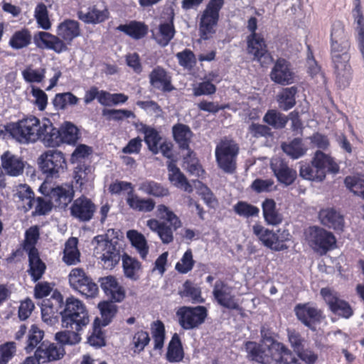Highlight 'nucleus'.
<instances>
[{
	"label": "nucleus",
	"mask_w": 364,
	"mask_h": 364,
	"mask_svg": "<svg viewBox=\"0 0 364 364\" xmlns=\"http://www.w3.org/2000/svg\"><path fill=\"white\" fill-rule=\"evenodd\" d=\"M350 37L340 21L333 23L331 31L330 54L336 86L344 90L349 87L353 77L350 63Z\"/></svg>",
	"instance_id": "obj_1"
},
{
	"label": "nucleus",
	"mask_w": 364,
	"mask_h": 364,
	"mask_svg": "<svg viewBox=\"0 0 364 364\" xmlns=\"http://www.w3.org/2000/svg\"><path fill=\"white\" fill-rule=\"evenodd\" d=\"M245 348L249 360L259 364H297L299 360L283 343L272 344L247 341Z\"/></svg>",
	"instance_id": "obj_2"
},
{
	"label": "nucleus",
	"mask_w": 364,
	"mask_h": 364,
	"mask_svg": "<svg viewBox=\"0 0 364 364\" xmlns=\"http://www.w3.org/2000/svg\"><path fill=\"white\" fill-rule=\"evenodd\" d=\"M56 33L55 36L45 31L38 32L33 36L36 46L52 50L57 53L66 51V43L70 44L74 38L80 35L79 23L75 20L66 19L58 24Z\"/></svg>",
	"instance_id": "obj_3"
},
{
	"label": "nucleus",
	"mask_w": 364,
	"mask_h": 364,
	"mask_svg": "<svg viewBox=\"0 0 364 364\" xmlns=\"http://www.w3.org/2000/svg\"><path fill=\"white\" fill-rule=\"evenodd\" d=\"M61 325L66 329L83 331L90 322L88 312L82 301L71 296L60 304Z\"/></svg>",
	"instance_id": "obj_4"
},
{
	"label": "nucleus",
	"mask_w": 364,
	"mask_h": 364,
	"mask_svg": "<svg viewBox=\"0 0 364 364\" xmlns=\"http://www.w3.org/2000/svg\"><path fill=\"white\" fill-rule=\"evenodd\" d=\"M41 121L34 116L23 118L8 126L7 130L16 141L28 144L39 139Z\"/></svg>",
	"instance_id": "obj_5"
},
{
	"label": "nucleus",
	"mask_w": 364,
	"mask_h": 364,
	"mask_svg": "<svg viewBox=\"0 0 364 364\" xmlns=\"http://www.w3.org/2000/svg\"><path fill=\"white\" fill-rule=\"evenodd\" d=\"M42 173L48 178H58L67 168L64 154L57 149H49L42 153L38 159Z\"/></svg>",
	"instance_id": "obj_6"
},
{
	"label": "nucleus",
	"mask_w": 364,
	"mask_h": 364,
	"mask_svg": "<svg viewBox=\"0 0 364 364\" xmlns=\"http://www.w3.org/2000/svg\"><path fill=\"white\" fill-rule=\"evenodd\" d=\"M238 153L239 147L233 140L222 139L215 148V159L218 167L225 173H234Z\"/></svg>",
	"instance_id": "obj_7"
},
{
	"label": "nucleus",
	"mask_w": 364,
	"mask_h": 364,
	"mask_svg": "<svg viewBox=\"0 0 364 364\" xmlns=\"http://www.w3.org/2000/svg\"><path fill=\"white\" fill-rule=\"evenodd\" d=\"M224 3V0L209 1L200 18L199 33L202 39H210L215 33V27L219 21V13Z\"/></svg>",
	"instance_id": "obj_8"
},
{
	"label": "nucleus",
	"mask_w": 364,
	"mask_h": 364,
	"mask_svg": "<svg viewBox=\"0 0 364 364\" xmlns=\"http://www.w3.org/2000/svg\"><path fill=\"white\" fill-rule=\"evenodd\" d=\"M70 287L86 298H94L98 293V286L82 268L73 269L68 275Z\"/></svg>",
	"instance_id": "obj_9"
},
{
	"label": "nucleus",
	"mask_w": 364,
	"mask_h": 364,
	"mask_svg": "<svg viewBox=\"0 0 364 364\" xmlns=\"http://www.w3.org/2000/svg\"><path fill=\"white\" fill-rule=\"evenodd\" d=\"M94 252L100 255L101 264L105 269H114L122 259L123 248L119 242L109 244L95 243Z\"/></svg>",
	"instance_id": "obj_10"
},
{
	"label": "nucleus",
	"mask_w": 364,
	"mask_h": 364,
	"mask_svg": "<svg viewBox=\"0 0 364 364\" xmlns=\"http://www.w3.org/2000/svg\"><path fill=\"white\" fill-rule=\"evenodd\" d=\"M180 326L185 330L198 327L207 317V309L203 306H182L176 311Z\"/></svg>",
	"instance_id": "obj_11"
},
{
	"label": "nucleus",
	"mask_w": 364,
	"mask_h": 364,
	"mask_svg": "<svg viewBox=\"0 0 364 364\" xmlns=\"http://www.w3.org/2000/svg\"><path fill=\"white\" fill-rule=\"evenodd\" d=\"M306 238L311 247L321 254L326 253L336 244L331 232L316 226L309 228Z\"/></svg>",
	"instance_id": "obj_12"
},
{
	"label": "nucleus",
	"mask_w": 364,
	"mask_h": 364,
	"mask_svg": "<svg viewBox=\"0 0 364 364\" xmlns=\"http://www.w3.org/2000/svg\"><path fill=\"white\" fill-rule=\"evenodd\" d=\"M320 293L329 309L334 314L346 319H348L353 315V310L349 303L340 299L333 290L322 288Z\"/></svg>",
	"instance_id": "obj_13"
},
{
	"label": "nucleus",
	"mask_w": 364,
	"mask_h": 364,
	"mask_svg": "<svg viewBox=\"0 0 364 364\" xmlns=\"http://www.w3.org/2000/svg\"><path fill=\"white\" fill-rule=\"evenodd\" d=\"M213 296L215 301L221 306L230 310H240L241 308L232 293V287L225 282L218 279L215 282Z\"/></svg>",
	"instance_id": "obj_14"
},
{
	"label": "nucleus",
	"mask_w": 364,
	"mask_h": 364,
	"mask_svg": "<svg viewBox=\"0 0 364 364\" xmlns=\"http://www.w3.org/2000/svg\"><path fill=\"white\" fill-rule=\"evenodd\" d=\"M297 318L313 331H316L317 325L324 318L323 312L310 304H297L294 308Z\"/></svg>",
	"instance_id": "obj_15"
},
{
	"label": "nucleus",
	"mask_w": 364,
	"mask_h": 364,
	"mask_svg": "<svg viewBox=\"0 0 364 364\" xmlns=\"http://www.w3.org/2000/svg\"><path fill=\"white\" fill-rule=\"evenodd\" d=\"M96 211V205L89 198L81 196L75 199L71 207V215L80 222H89Z\"/></svg>",
	"instance_id": "obj_16"
},
{
	"label": "nucleus",
	"mask_w": 364,
	"mask_h": 364,
	"mask_svg": "<svg viewBox=\"0 0 364 364\" xmlns=\"http://www.w3.org/2000/svg\"><path fill=\"white\" fill-rule=\"evenodd\" d=\"M65 355L63 346L58 343L43 341L38 347L35 355L38 364L55 361L61 359Z\"/></svg>",
	"instance_id": "obj_17"
},
{
	"label": "nucleus",
	"mask_w": 364,
	"mask_h": 364,
	"mask_svg": "<svg viewBox=\"0 0 364 364\" xmlns=\"http://www.w3.org/2000/svg\"><path fill=\"white\" fill-rule=\"evenodd\" d=\"M149 84L155 90L171 92L175 90L171 74L161 66L155 67L149 74Z\"/></svg>",
	"instance_id": "obj_18"
},
{
	"label": "nucleus",
	"mask_w": 364,
	"mask_h": 364,
	"mask_svg": "<svg viewBox=\"0 0 364 364\" xmlns=\"http://www.w3.org/2000/svg\"><path fill=\"white\" fill-rule=\"evenodd\" d=\"M270 78L275 83L282 85L293 83L294 73L290 63L284 58L277 59L271 70Z\"/></svg>",
	"instance_id": "obj_19"
},
{
	"label": "nucleus",
	"mask_w": 364,
	"mask_h": 364,
	"mask_svg": "<svg viewBox=\"0 0 364 364\" xmlns=\"http://www.w3.org/2000/svg\"><path fill=\"white\" fill-rule=\"evenodd\" d=\"M62 294L54 291L49 299H43L41 303L42 319L47 323H53L57 319L56 314H60Z\"/></svg>",
	"instance_id": "obj_20"
},
{
	"label": "nucleus",
	"mask_w": 364,
	"mask_h": 364,
	"mask_svg": "<svg viewBox=\"0 0 364 364\" xmlns=\"http://www.w3.org/2000/svg\"><path fill=\"white\" fill-rule=\"evenodd\" d=\"M247 53L253 55L255 60L261 61L262 58H270L267 46L261 33L250 34L247 38Z\"/></svg>",
	"instance_id": "obj_21"
},
{
	"label": "nucleus",
	"mask_w": 364,
	"mask_h": 364,
	"mask_svg": "<svg viewBox=\"0 0 364 364\" xmlns=\"http://www.w3.org/2000/svg\"><path fill=\"white\" fill-rule=\"evenodd\" d=\"M270 168L277 181L285 186L291 185L296 178V171L281 159L273 160L270 164Z\"/></svg>",
	"instance_id": "obj_22"
},
{
	"label": "nucleus",
	"mask_w": 364,
	"mask_h": 364,
	"mask_svg": "<svg viewBox=\"0 0 364 364\" xmlns=\"http://www.w3.org/2000/svg\"><path fill=\"white\" fill-rule=\"evenodd\" d=\"M60 136L59 129L54 127L50 119L43 118L39 130V139L43 144L48 147L58 146L60 144Z\"/></svg>",
	"instance_id": "obj_23"
},
{
	"label": "nucleus",
	"mask_w": 364,
	"mask_h": 364,
	"mask_svg": "<svg viewBox=\"0 0 364 364\" xmlns=\"http://www.w3.org/2000/svg\"><path fill=\"white\" fill-rule=\"evenodd\" d=\"M2 168L11 176H18L23 173L26 162L21 156L7 151L1 156Z\"/></svg>",
	"instance_id": "obj_24"
},
{
	"label": "nucleus",
	"mask_w": 364,
	"mask_h": 364,
	"mask_svg": "<svg viewBox=\"0 0 364 364\" xmlns=\"http://www.w3.org/2000/svg\"><path fill=\"white\" fill-rule=\"evenodd\" d=\"M102 289L112 301L121 302L125 297V291L113 276L100 278Z\"/></svg>",
	"instance_id": "obj_25"
},
{
	"label": "nucleus",
	"mask_w": 364,
	"mask_h": 364,
	"mask_svg": "<svg viewBox=\"0 0 364 364\" xmlns=\"http://www.w3.org/2000/svg\"><path fill=\"white\" fill-rule=\"evenodd\" d=\"M172 132L174 140L178 144L179 148L188 151L185 159H186L187 157L191 158V155L193 154V151L189 148L191 139L193 136V132L190 127L188 125L178 123L172 127Z\"/></svg>",
	"instance_id": "obj_26"
},
{
	"label": "nucleus",
	"mask_w": 364,
	"mask_h": 364,
	"mask_svg": "<svg viewBox=\"0 0 364 364\" xmlns=\"http://www.w3.org/2000/svg\"><path fill=\"white\" fill-rule=\"evenodd\" d=\"M139 132L144 134V142L148 149L153 154L159 153V144L161 141L159 132L154 127L146 125L142 122L136 126Z\"/></svg>",
	"instance_id": "obj_27"
},
{
	"label": "nucleus",
	"mask_w": 364,
	"mask_h": 364,
	"mask_svg": "<svg viewBox=\"0 0 364 364\" xmlns=\"http://www.w3.org/2000/svg\"><path fill=\"white\" fill-rule=\"evenodd\" d=\"M168 181L176 188L187 193L193 192V186L189 183L185 175L181 171L175 162L169 161L167 164Z\"/></svg>",
	"instance_id": "obj_28"
},
{
	"label": "nucleus",
	"mask_w": 364,
	"mask_h": 364,
	"mask_svg": "<svg viewBox=\"0 0 364 364\" xmlns=\"http://www.w3.org/2000/svg\"><path fill=\"white\" fill-rule=\"evenodd\" d=\"M312 161L317 168L324 172L325 177L327 173L336 174L339 171L338 165L329 155L321 151H316L315 152Z\"/></svg>",
	"instance_id": "obj_29"
},
{
	"label": "nucleus",
	"mask_w": 364,
	"mask_h": 364,
	"mask_svg": "<svg viewBox=\"0 0 364 364\" xmlns=\"http://www.w3.org/2000/svg\"><path fill=\"white\" fill-rule=\"evenodd\" d=\"M126 202L131 209L143 213L152 211L156 205V203L152 198H140L137 194L132 191L127 193Z\"/></svg>",
	"instance_id": "obj_30"
},
{
	"label": "nucleus",
	"mask_w": 364,
	"mask_h": 364,
	"mask_svg": "<svg viewBox=\"0 0 364 364\" xmlns=\"http://www.w3.org/2000/svg\"><path fill=\"white\" fill-rule=\"evenodd\" d=\"M147 226L156 232L164 244H169L173 240V228L166 222H160L156 219L147 220Z\"/></svg>",
	"instance_id": "obj_31"
},
{
	"label": "nucleus",
	"mask_w": 364,
	"mask_h": 364,
	"mask_svg": "<svg viewBox=\"0 0 364 364\" xmlns=\"http://www.w3.org/2000/svg\"><path fill=\"white\" fill-rule=\"evenodd\" d=\"M47 197L53 206L65 207L72 200V189L70 187L58 186L52 188Z\"/></svg>",
	"instance_id": "obj_32"
},
{
	"label": "nucleus",
	"mask_w": 364,
	"mask_h": 364,
	"mask_svg": "<svg viewBox=\"0 0 364 364\" xmlns=\"http://www.w3.org/2000/svg\"><path fill=\"white\" fill-rule=\"evenodd\" d=\"M321 223L334 230H342L344 220L340 213L333 208L322 209L318 214Z\"/></svg>",
	"instance_id": "obj_33"
},
{
	"label": "nucleus",
	"mask_w": 364,
	"mask_h": 364,
	"mask_svg": "<svg viewBox=\"0 0 364 364\" xmlns=\"http://www.w3.org/2000/svg\"><path fill=\"white\" fill-rule=\"evenodd\" d=\"M29 269L28 273L34 282L39 280L46 270V264L41 259L38 251L36 248H31L28 253Z\"/></svg>",
	"instance_id": "obj_34"
},
{
	"label": "nucleus",
	"mask_w": 364,
	"mask_h": 364,
	"mask_svg": "<svg viewBox=\"0 0 364 364\" xmlns=\"http://www.w3.org/2000/svg\"><path fill=\"white\" fill-rule=\"evenodd\" d=\"M109 12L107 9H99L97 6L88 8L87 11H80L77 12L79 19L85 23L96 24L103 22L108 18Z\"/></svg>",
	"instance_id": "obj_35"
},
{
	"label": "nucleus",
	"mask_w": 364,
	"mask_h": 364,
	"mask_svg": "<svg viewBox=\"0 0 364 364\" xmlns=\"http://www.w3.org/2000/svg\"><path fill=\"white\" fill-rule=\"evenodd\" d=\"M139 190L141 192L156 198H163L169 195V190L160 183L154 181L146 180L139 185Z\"/></svg>",
	"instance_id": "obj_36"
},
{
	"label": "nucleus",
	"mask_w": 364,
	"mask_h": 364,
	"mask_svg": "<svg viewBox=\"0 0 364 364\" xmlns=\"http://www.w3.org/2000/svg\"><path fill=\"white\" fill-rule=\"evenodd\" d=\"M117 30L124 32L134 39H140L146 35L148 28L141 22L132 21L127 24H120L117 27Z\"/></svg>",
	"instance_id": "obj_37"
},
{
	"label": "nucleus",
	"mask_w": 364,
	"mask_h": 364,
	"mask_svg": "<svg viewBox=\"0 0 364 364\" xmlns=\"http://www.w3.org/2000/svg\"><path fill=\"white\" fill-rule=\"evenodd\" d=\"M80 253L77 249V239L69 238L65 244L63 261L68 265H75L80 262Z\"/></svg>",
	"instance_id": "obj_38"
},
{
	"label": "nucleus",
	"mask_w": 364,
	"mask_h": 364,
	"mask_svg": "<svg viewBox=\"0 0 364 364\" xmlns=\"http://www.w3.org/2000/svg\"><path fill=\"white\" fill-rule=\"evenodd\" d=\"M166 358L170 363H178L183 358V350L181 341L177 333L173 335L168 343Z\"/></svg>",
	"instance_id": "obj_39"
},
{
	"label": "nucleus",
	"mask_w": 364,
	"mask_h": 364,
	"mask_svg": "<svg viewBox=\"0 0 364 364\" xmlns=\"http://www.w3.org/2000/svg\"><path fill=\"white\" fill-rule=\"evenodd\" d=\"M16 201L21 203L25 212L30 210L33 207L35 194L32 189L27 185H21L14 195Z\"/></svg>",
	"instance_id": "obj_40"
},
{
	"label": "nucleus",
	"mask_w": 364,
	"mask_h": 364,
	"mask_svg": "<svg viewBox=\"0 0 364 364\" xmlns=\"http://www.w3.org/2000/svg\"><path fill=\"white\" fill-rule=\"evenodd\" d=\"M176 30L173 20L170 22L162 23L159 26V32L154 36L156 43L161 47H166L173 38Z\"/></svg>",
	"instance_id": "obj_41"
},
{
	"label": "nucleus",
	"mask_w": 364,
	"mask_h": 364,
	"mask_svg": "<svg viewBox=\"0 0 364 364\" xmlns=\"http://www.w3.org/2000/svg\"><path fill=\"white\" fill-rule=\"evenodd\" d=\"M298 88L296 86L287 87L277 95L279 107L284 111L291 109L296 105V95Z\"/></svg>",
	"instance_id": "obj_42"
},
{
	"label": "nucleus",
	"mask_w": 364,
	"mask_h": 364,
	"mask_svg": "<svg viewBox=\"0 0 364 364\" xmlns=\"http://www.w3.org/2000/svg\"><path fill=\"white\" fill-rule=\"evenodd\" d=\"M122 260L124 276L133 281L139 279L138 272L141 268L140 262L126 253L123 254Z\"/></svg>",
	"instance_id": "obj_43"
},
{
	"label": "nucleus",
	"mask_w": 364,
	"mask_h": 364,
	"mask_svg": "<svg viewBox=\"0 0 364 364\" xmlns=\"http://www.w3.org/2000/svg\"><path fill=\"white\" fill-rule=\"evenodd\" d=\"M32 36L27 28L16 31L11 36L9 45L14 50L28 47L31 43Z\"/></svg>",
	"instance_id": "obj_44"
},
{
	"label": "nucleus",
	"mask_w": 364,
	"mask_h": 364,
	"mask_svg": "<svg viewBox=\"0 0 364 364\" xmlns=\"http://www.w3.org/2000/svg\"><path fill=\"white\" fill-rule=\"evenodd\" d=\"M262 211L265 221L276 225L282 223V217L276 210V203L272 199H266L262 203Z\"/></svg>",
	"instance_id": "obj_45"
},
{
	"label": "nucleus",
	"mask_w": 364,
	"mask_h": 364,
	"mask_svg": "<svg viewBox=\"0 0 364 364\" xmlns=\"http://www.w3.org/2000/svg\"><path fill=\"white\" fill-rule=\"evenodd\" d=\"M282 149L287 155L293 159L303 156L307 151V148L300 138H295L288 144H282Z\"/></svg>",
	"instance_id": "obj_46"
},
{
	"label": "nucleus",
	"mask_w": 364,
	"mask_h": 364,
	"mask_svg": "<svg viewBox=\"0 0 364 364\" xmlns=\"http://www.w3.org/2000/svg\"><path fill=\"white\" fill-rule=\"evenodd\" d=\"M127 237L132 246L137 250L141 257L145 259L149 252V247L145 237L134 230H128Z\"/></svg>",
	"instance_id": "obj_47"
},
{
	"label": "nucleus",
	"mask_w": 364,
	"mask_h": 364,
	"mask_svg": "<svg viewBox=\"0 0 364 364\" xmlns=\"http://www.w3.org/2000/svg\"><path fill=\"white\" fill-rule=\"evenodd\" d=\"M352 13L355 22L357 24L355 28L357 31L356 42L358 49L362 57L364 68V16L362 10L353 11Z\"/></svg>",
	"instance_id": "obj_48"
},
{
	"label": "nucleus",
	"mask_w": 364,
	"mask_h": 364,
	"mask_svg": "<svg viewBox=\"0 0 364 364\" xmlns=\"http://www.w3.org/2000/svg\"><path fill=\"white\" fill-rule=\"evenodd\" d=\"M263 122L275 129H281L287 124L288 117L275 109H269L263 117Z\"/></svg>",
	"instance_id": "obj_49"
},
{
	"label": "nucleus",
	"mask_w": 364,
	"mask_h": 364,
	"mask_svg": "<svg viewBox=\"0 0 364 364\" xmlns=\"http://www.w3.org/2000/svg\"><path fill=\"white\" fill-rule=\"evenodd\" d=\"M82 331H76L75 329H66L55 333V340L58 342L59 346L64 345H75L80 343L81 340L80 334Z\"/></svg>",
	"instance_id": "obj_50"
},
{
	"label": "nucleus",
	"mask_w": 364,
	"mask_h": 364,
	"mask_svg": "<svg viewBox=\"0 0 364 364\" xmlns=\"http://www.w3.org/2000/svg\"><path fill=\"white\" fill-rule=\"evenodd\" d=\"M60 144H75L79 138V132L76 126L71 122L64 123L59 129Z\"/></svg>",
	"instance_id": "obj_51"
},
{
	"label": "nucleus",
	"mask_w": 364,
	"mask_h": 364,
	"mask_svg": "<svg viewBox=\"0 0 364 364\" xmlns=\"http://www.w3.org/2000/svg\"><path fill=\"white\" fill-rule=\"evenodd\" d=\"M165 326L162 321L157 320L151 324V333L154 340V349L161 350L165 341Z\"/></svg>",
	"instance_id": "obj_52"
},
{
	"label": "nucleus",
	"mask_w": 364,
	"mask_h": 364,
	"mask_svg": "<svg viewBox=\"0 0 364 364\" xmlns=\"http://www.w3.org/2000/svg\"><path fill=\"white\" fill-rule=\"evenodd\" d=\"M299 175L301 178L306 180L322 181L324 178V172H322L319 168L313 164L302 165L300 167Z\"/></svg>",
	"instance_id": "obj_53"
},
{
	"label": "nucleus",
	"mask_w": 364,
	"mask_h": 364,
	"mask_svg": "<svg viewBox=\"0 0 364 364\" xmlns=\"http://www.w3.org/2000/svg\"><path fill=\"white\" fill-rule=\"evenodd\" d=\"M252 229L254 234L265 247L274 250V232L266 229L260 225H255Z\"/></svg>",
	"instance_id": "obj_54"
},
{
	"label": "nucleus",
	"mask_w": 364,
	"mask_h": 364,
	"mask_svg": "<svg viewBox=\"0 0 364 364\" xmlns=\"http://www.w3.org/2000/svg\"><path fill=\"white\" fill-rule=\"evenodd\" d=\"M158 216L164 220L166 223L176 230L179 228L182 223L178 217L165 205H159L157 207Z\"/></svg>",
	"instance_id": "obj_55"
},
{
	"label": "nucleus",
	"mask_w": 364,
	"mask_h": 364,
	"mask_svg": "<svg viewBox=\"0 0 364 364\" xmlns=\"http://www.w3.org/2000/svg\"><path fill=\"white\" fill-rule=\"evenodd\" d=\"M79 98L72 92L58 93L53 100V105L56 109H65L68 105L73 106L78 103Z\"/></svg>",
	"instance_id": "obj_56"
},
{
	"label": "nucleus",
	"mask_w": 364,
	"mask_h": 364,
	"mask_svg": "<svg viewBox=\"0 0 364 364\" xmlns=\"http://www.w3.org/2000/svg\"><path fill=\"white\" fill-rule=\"evenodd\" d=\"M181 297L191 298L194 302L203 303V299L201 297V291L199 287L187 280L183 284V289L179 291Z\"/></svg>",
	"instance_id": "obj_57"
},
{
	"label": "nucleus",
	"mask_w": 364,
	"mask_h": 364,
	"mask_svg": "<svg viewBox=\"0 0 364 364\" xmlns=\"http://www.w3.org/2000/svg\"><path fill=\"white\" fill-rule=\"evenodd\" d=\"M34 17L38 26L44 30H49L51 23L48 17L47 6L43 3H39L35 8Z\"/></svg>",
	"instance_id": "obj_58"
},
{
	"label": "nucleus",
	"mask_w": 364,
	"mask_h": 364,
	"mask_svg": "<svg viewBox=\"0 0 364 364\" xmlns=\"http://www.w3.org/2000/svg\"><path fill=\"white\" fill-rule=\"evenodd\" d=\"M114 302L110 300V301H103L98 304L103 320L102 322L101 321V325L103 326H107L117 314V306Z\"/></svg>",
	"instance_id": "obj_59"
},
{
	"label": "nucleus",
	"mask_w": 364,
	"mask_h": 364,
	"mask_svg": "<svg viewBox=\"0 0 364 364\" xmlns=\"http://www.w3.org/2000/svg\"><path fill=\"white\" fill-rule=\"evenodd\" d=\"M101 320L96 318L92 323V333L88 337V343L95 347L100 348L105 346L103 333L101 330Z\"/></svg>",
	"instance_id": "obj_60"
},
{
	"label": "nucleus",
	"mask_w": 364,
	"mask_h": 364,
	"mask_svg": "<svg viewBox=\"0 0 364 364\" xmlns=\"http://www.w3.org/2000/svg\"><path fill=\"white\" fill-rule=\"evenodd\" d=\"M234 211L240 216L250 218L257 216L259 212L257 207L245 201H239L233 206Z\"/></svg>",
	"instance_id": "obj_61"
},
{
	"label": "nucleus",
	"mask_w": 364,
	"mask_h": 364,
	"mask_svg": "<svg viewBox=\"0 0 364 364\" xmlns=\"http://www.w3.org/2000/svg\"><path fill=\"white\" fill-rule=\"evenodd\" d=\"M102 115L107 117V120L122 121L127 118H135V114L127 109H108L102 110Z\"/></svg>",
	"instance_id": "obj_62"
},
{
	"label": "nucleus",
	"mask_w": 364,
	"mask_h": 364,
	"mask_svg": "<svg viewBox=\"0 0 364 364\" xmlns=\"http://www.w3.org/2000/svg\"><path fill=\"white\" fill-rule=\"evenodd\" d=\"M21 73L26 82L29 83H39L41 82L45 77L46 70L44 68L34 70L31 66H28Z\"/></svg>",
	"instance_id": "obj_63"
},
{
	"label": "nucleus",
	"mask_w": 364,
	"mask_h": 364,
	"mask_svg": "<svg viewBox=\"0 0 364 364\" xmlns=\"http://www.w3.org/2000/svg\"><path fill=\"white\" fill-rule=\"evenodd\" d=\"M348 189L355 195L360 196L364 199V180L352 176H347L344 181Z\"/></svg>",
	"instance_id": "obj_64"
}]
</instances>
